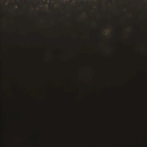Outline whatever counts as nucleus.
<instances>
[{"mask_svg": "<svg viewBox=\"0 0 147 147\" xmlns=\"http://www.w3.org/2000/svg\"><path fill=\"white\" fill-rule=\"evenodd\" d=\"M28 11H29V9L28 10Z\"/></svg>", "mask_w": 147, "mask_h": 147, "instance_id": "1", "label": "nucleus"}]
</instances>
